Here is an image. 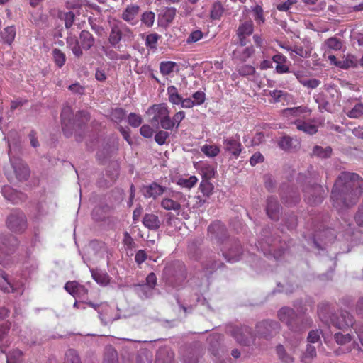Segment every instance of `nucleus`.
Wrapping results in <instances>:
<instances>
[{"instance_id":"1","label":"nucleus","mask_w":363,"mask_h":363,"mask_svg":"<svg viewBox=\"0 0 363 363\" xmlns=\"http://www.w3.org/2000/svg\"><path fill=\"white\" fill-rule=\"evenodd\" d=\"M363 194V178L357 173L342 172L331 191L333 206L338 211L355 205Z\"/></svg>"},{"instance_id":"2","label":"nucleus","mask_w":363,"mask_h":363,"mask_svg":"<svg viewBox=\"0 0 363 363\" xmlns=\"http://www.w3.org/2000/svg\"><path fill=\"white\" fill-rule=\"evenodd\" d=\"M280 321L286 324L289 330L295 333H301L311 327L312 320L308 318L298 316L295 311L289 307H283L278 311Z\"/></svg>"},{"instance_id":"3","label":"nucleus","mask_w":363,"mask_h":363,"mask_svg":"<svg viewBox=\"0 0 363 363\" xmlns=\"http://www.w3.org/2000/svg\"><path fill=\"white\" fill-rule=\"evenodd\" d=\"M94 44L95 39L93 35L85 30L81 31L79 39L75 36H69L67 38V48L72 50L73 55L77 57H82L83 50H88Z\"/></svg>"},{"instance_id":"4","label":"nucleus","mask_w":363,"mask_h":363,"mask_svg":"<svg viewBox=\"0 0 363 363\" xmlns=\"http://www.w3.org/2000/svg\"><path fill=\"white\" fill-rule=\"evenodd\" d=\"M169 109L166 104H154L149 108L147 113L152 115V123H160L164 130H171Z\"/></svg>"},{"instance_id":"5","label":"nucleus","mask_w":363,"mask_h":363,"mask_svg":"<svg viewBox=\"0 0 363 363\" xmlns=\"http://www.w3.org/2000/svg\"><path fill=\"white\" fill-rule=\"evenodd\" d=\"M6 226L14 233H22L27 228L25 214L18 211H13L6 219Z\"/></svg>"},{"instance_id":"6","label":"nucleus","mask_w":363,"mask_h":363,"mask_svg":"<svg viewBox=\"0 0 363 363\" xmlns=\"http://www.w3.org/2000/svg\"><path fill=\"white\" fill-rule=\"evenodd\" d=\"M184 200L185 198L182 192L171 191L168 196L162 199L160 206L167 211H178L182 208L181 202Z\"/></svg>"},{"instance_id":"7","label":"nucleus","mask_w":363,"mask_h":363,"mask_svg":"<svg viewBox=\"0 0 363 363\" xmlns=\"http://www.w3.org/2000/svg\"><path fill=\"white\" fill-rule=\"evenodd\" d=\"M231 335L240 345H249L255 340L251 330L247 326L233 327L230 330Z\"/></svg>"},{"instance_id":"8","label":"nucleus","mask_w":363,"mask_h":363,"mask_svg":"<svg viewBox=\"0 0 363 363\" xmlns=\"http://www.w3.org/2000/svg\"><path fill=\"white\" fill-rule=\"evenodd\" d=\"M305 199L310 205H316L320 203L323 198L324 191L322 186L318 184L305 186L303 189Z\"/></svg>"},{"instance_id":"9","label":"nucleus","mask_w":363,"mask_h":363,"mask_svg":"<svg viewBox=\"0 0 363 363\" xmlns=\"http://www.w3.org/2000/svg\"><path fill=\"white\" fill-rule=\"evenodd\" d=\"M17 246V240L12 235H0V264L6 267L3 257L11 253Z\"/></svg>"},{"instance_id":"10","label":"nucleus","mask_w":363,"mask_h":363,"mask_svg":"<svg viewBox=\"0 0 363 363\" xmlns=\"http://www.w3.org/2000/svg\"><path fill=\"white\" fill-rule=\"evenodd\" d=\"M279 329V326L277 322L264 320L257 324L256 333L265 339H269L276 334Z\"/></svg>"},{"instance_id":"11","label":"nucleus","mask_w":363,"mask_h":363,"mask_svg":"<svg viewBox=\"0 0 363 363\" xmlns=\"http://www.w3.org/2000/svg\"><path fill=\"white\" fill-rule=\"evenodd\" d=\"M330 321L333 326L339 329H344L349 327L353 328L354 326V330L359 329V328L355 325L353 316L347 311L342 312L340 317L333 315L330 318ZM359 328L363 329V326L359 327Z\"/></svg>"},{"instance_id":"12","label":"nucleus","mask_w":363,"mask_h":363,"mask_svg":"<svg viewBox=\"0 0 363 363\" xmlns=\"http://www.w3.org/2000/svg\"><path fill=\"white\" fill-rule=\"evenodd\" d=\"M72 109L70 106H64L61 112L62 130L66 136L72 135L74 129L73 119L72 118Z\"/></svg>"},{"instance_id":"13","label":"nucleus","mask_w":363,"mask_h":363,"mask_svg":"<svg viewBox=\"0 0 363 363\" xmlns=\"http://www.w3.org/2000/svg\"><path fill=\"white\" fill-rule=\"evenodd\" d=\"M278 147L287 152H295L301 147V142L296 138L284 135L277 140Z\"/></svg>"},{"instance_id":"14","label":"nucleus","mask_w":363,"mask_h":363,"mask_svg":"<svg viewBox=\"0 0 363 363\" xmlns=\"http://www.w3.org/2000/svg\"><path fill=\"white\" fill-rule=\"evenodd\" d=\"M140 8L138 5L130 4L127 6L121 13V18L128 23L135 26L140 21Z\"/></svg>"},{"instance_id":"15","label":"nucleus","mask_w":363,"mask_h":363,"mask_svg":"<svg viewBox=\"0 0 363 363\" xmlns=\"http://www.w3.org/2000/svg\"><path fill=\"white\" fill-rule=\"evenodd\" d=\"M208 234L211 239L223 241L227 235L225 225L220 221H213L208 228Z\"/></svg>"},{"instance_id":"16","label":"nucleus","mask_w":363,"mask_h":363,"mask_svg":"<svg viewBox=\"0 0 363 363\" xmlns=\"http://www.w3.org/2000/svg\"><path fill=\"white\" fill-rule=\"evenodd\" d=\"M13 171L16 179L19 181H26L30 176V170L28 167L18 159H11Z\"/></svg>"},{"instance_id":"17","label":"nucleus","mask_w":363,"mask_h":363,"mask_svg":"<svg viewBox=\"0 0 363 363\" xmlns=\"http://www.w3.org/2000/svg\"><path fill=\"white\" fill-rule=\"evenodd\" d=\"M166 187L159 185L156 182H152L150 185L144 186L142 189V193L145 198L157 199L166 192Z\"/></svg>"},{"instance_id":"18","label":"nucleus","mask_w":363,"mask_h":363,"mask_svg":"<svg viewBox=\"0 0 363 363\" xmlns=\"http://www.w3.org/2000/svg\"><path fill=\"white\" fill-rule=\"evenodd\" d=\"M224 150L230 152L235 158L238 157L242 152V145L238 138L233 137L223 140Z\"/></svg>"},{"instance_id":"19","label":"nucleus","mask_w":363,"mask_h":363,"mask_svg":"<svg viewBox=\"0 0 363 363\" xmlns=\"http://www.w3.org/2000/svg\"><path fill=\"white\" fill-rule=\"evenodd\" d=\"M254 30V25L252 21H247L241 23L238 28L237 35L239 38L240 44L241 46L246 45V37L252 34Z\"/></svg>"},{"instance_id":"20","label":"nucleus","mask_w":363,"mask_h":363,"mask_svg":"<svg viewBox=\"0 0 363 363\" xmlns=\"http://www.w3.org/2000/svg\"><path fill=\"white\" fill-rule=\"evenodd\" d=\"M125 25L122 22H117L111 26L108 41L113 46H116L122 38V28Z\"/></svg>"},{"instance_id":"21","label":"nucleus","mask_w":363,"mask_h":363,"mask_svg":"<svg viewBox=\"0 0 363 363\" xmlns=\"http://www.w3.org/2000/svg\"><path fill=\"white\" fill-rule=\"evenodd\" d=\"M280 206L278 203L277 200L274 197H269L267 202V213L268 216L274 220H277L279 217Z\"/></svg>"},{"instance_id":"22","label":"nucleus","mask_w":363,"mask_h":363,"mask_svg":"<svg viewBox=\"0 0 363 363\" xmlns=\"http://www.w3.org/2000/svg\"><path fill=\"white\" fill-rule=\"evenodd\" d=\"M311 113V110L306 106H300L293 108H286L282 111L283 116L286 118H289L291 116L298 117L301 114H305L306 116H310Z\"/></svg>"},{"instance_id":"23","label":"nucleus","mask_w":363,"mask_h":363,"mask_svg":"<svg viewBox=\"0 0 363 363\" xmlns=\"http://www.w3.org/2000/svg\"><path fill=\"white\" fill-rule=\"evenodd\" d=\"M143 224L147 229L155 231L160 228L161 222L157 215L146 213L143 218Z\"/></svg>"},{"instance_id":"24","label":"nucleus","mask_w":363,"mask_h":363,"mask_svg":"<svg viewBox=\"0 0 363 363\" xmlns=\"http://www.w3.org/2000/svg\"><path fill=\"white\" fill-rule=\"evenodd\" d=\"M291 124H294L296 129L306 134L314 135L318 132V126L315 124L309 123L301 119H296Z\"/></svg>"},{"instance_id":"25","label":"nucleus","mask_w":363,"mask_h":363,"mask_svg":"<svg viewBox=\"0 0 363 363\" xmlns=\"http://www.w3.org/2000/svg\"><path fill=\"white\" fill-rule=\"evenodd\" d=\"M64 288L69 294L74 297L79 296L82 293L84 294H88V290L85 288V286L79 284L75 281H67L65 284Z\"/></svg>"},{"instance_id":"26","label":"nucleus","mask_w":363,"mask_h":363,"mask_svg":"<svg viewBox=\"0 0 363 363\" xmlns=\"http://www.w3.org/2000/svg\"><path fill=\"white\" fill-rule=\"evenodd\" d=\"M272 60L277 64L275 69L277 73L284 74L290 72L289 67L285 64L286 57L284 55L281 53L276 54L273 56Z\"/></svg>"},{"instance_id":"27","label":"nucleus","mask_w":363,"mask_h":363,"mask_svg":"<svg viewBox=\"0 0 363 363\" xmlns=\"http://www.w3.org/2000/svg\"><path fill=\"white\" fill-rule=\"evenodd\" d=\"M242 250L240 245L238 242H235L234 247L230 248L228 252H223V256L229 262H234L239 260Z\"/></svg>"},{"instance_id":"28","label":"nucleus","mask_w":363,"mask_h":363,"mask_svg":"<svg viewBox=\"0 0 363 363\" xmlns=\"http://www.w3.org/2000/svg\"><path fill=\"white\" fill-rule=\"evenodd\" d=\"M224 12L225 8L223 3L220 1H216L211 5L210 18L212 20H220Z\"/></svg>"},{"instance_id":"29","label":"nucleus","mask_w":363,"mask_h":363,"mask_svg":"<svg viewBox=\"0 0 363 363\" xmlns=\"http://www.w3.org/2000/svg\"><path fill=\"white\" fill-rule=\"evenodd\" d=\"M91 276L96 282L102 286H106L110 282V277L104 271L96 269L91 270Z\"/></svg>"},{"instance_id":"30","label":"nucleus","mask_w":363,"mask_h":363,"mask_svg":"<svg viewBox=\"0 0 363 363\" xmlns=\"http://www.w3.org/2000/svg\"><path fill=\"white\" fill-rule=\"evenodd\" d=\"M177 10L174 7H167L164 9L160 14L162 23L168 25L173 21L176 16Z\"/></svg>"},{"instance_id":"31","label":"nucleus","mask_w":363,"mask_h":363,"mask_svg":"<svg viewBox=\"0 0 363 363\" xmlns=\"http://www.w3.org/2000/svg\"><path fill=\"white\" fill-rule=\"evenodd\" d=\"M324 46L326 49V52H330L331 50L338 51L341 50L342 43L340 38L331 37L325 40Z\"/></svg>"},{"instance_id":"32","label":"nucleus","mask_w":363,"mask_h":363,"mask_svg":"<svg viewBox=\"0 0 363 363\" xmlns=\"http://www.w3.org/2000/svg\"><path fill=\"white\" fill-rule=\"evenodd\" d=\"M255 53V49L253 46H249L245 48H243L242 50H235L233 52L234 56L239 59L242 62H245L248 58H250Z\"/></svg>"},{"instance_id":"33","label":"nucleus","mask_w":363,"mask_h":363,"mask_svg":"<svg viewBox=\"0 0 363 363\" xmlns=\"http://www.w3.org/2000/svg\"><path fill=\"white\" fill-rule=\"evenodd\" d=\"M316 355L315 347L308 344L307 345L306 351L301 355V361L302 363H311Z\"/></svg>"},{"instance_id":"34","label":"nucleus","mask_w":363,"mask_h":363,"mask_svg":"<svg viewBox=\"0 0 363 363\" xmlns=\"http://www.w3.org/2000/svg\"><path fill=\"white\" fill-rule=\"evenodd\" d=\"M177 67L178 65L175 62L162 61L160 64V72L163 76H168L172 74Z\"/></svg>"},{"instance_id":"35","label":"nucleus","mask_w":363,"mask_h":363,"mask_svg":"<svg viewBox=\"0 0 363 363\" xmlns=\"http://www.w3.org/2000/svg\"><path fill=\"white\" fill-rule=\"evenodd\" d=\"M52 60L58 68H62L66 62L65 54L58 48H54L52 51Z\"/></svg>"},{"instance_id":"36","label":"nucleus","mask_w":363,"mask_h":363,"mask_svg":"<svg viewBox=\"0 0 363 363\" xmlns=\"http://www.w3.org/2000/svg\"><path fill=\"white\" fill-rule=\"evenodd\" d=\"M2 40L9 45H11L16 36V30L13 26H8L0 33Z\"/></svg>"},{"instance_id":"37","label":"nucleus","mask_w":363,"mask_h":363,"mask_svg":"<svg viewBox=\"0 0 363 363\" xmlns=\"http://www.w3.org/2000/svg\"><path fill=\"white\" fill-rule=\"evenodd\" d=\"M201 151L208 157H215L220 153V150L216 145L205 144L201 146Z\"/></svg>"},{"instance_id":"38","label":"nucleus","mask_w":363,"mask_h":363,"mask_svg":"<svg viewBox=\"0 0 363 363\" xmlns=\"http://www.w3.org/2000/svg\"><path fill=\"white\" fill-rule=\"evenodd\" d=\"M90 120V115L87 111H79L73 119L74 127L75 125L81 126L82 124L86 123Z\"/></svg>"},{"instance_id":"39","label":"nucleus","mask_w":363,"mask_h":363,"mask_svg":"<svg viewBox=\"0 0 363 363\" xmlns=\"http://www.w3.org/2000/svg\"><path fill=\"white\" fill-rule=\"evenodd\" d=\"M2 194L7 200L13 203H18L17 192L9 186H4L1 189Z\"/></svg>"},{"instance_id":"40","label":"nucleus","mask_w":363,"mask_h":363,"mask_svg":"<svg viewBox=\"0 0 363 363\" xmlns=\"http://www.w3.org/2000/svg\"><path fill=\"white\" fill-rule=\"evenodd\" d=\"M23 352L18 349H14L6 354L7 363H21Z\"/></svg>"},{"instance_id":"41","label":"nucleus","mask_w":363,"mask_h":363,"mask_svg":"<svg viewBox=\"0 0 363 363\" xmlns=\"http://www.w3.org/2000/svg\"><path fill=\"white\" fill-rule=\"evenodd\" d=\"M276 351L279 359L284 363H292L294 360V357L287 354L284 346L279 345L277 346Z\"/></svg>"},{"instance_id":"42","label":"nucleus","mask_w":363,"mask_h":363,"mask_svg":"<svg viewBox=\"0 0 363 363\" xmlns=\"http://www.w3.org/2000/svg\"><path fill=\"white\" fill-rule=\"evenodd\" d=\"M153 289L146 284L138 285L137 292L142 299L149 298L153 295Z\"/></svg>"},{"instance_id":"43","label":"nucleus","mask_w":363,"mask_h":363,"mask_svg":"<svg viewBox=\"0 0 363 363\" xmlns=\"http://www.w3.org/2000/svg\"><path fill=\"white\" fill-rule=\"evenodd\" d=\"M197 182L198 179L196 176H191L189 178H179L177 184L182 188L191 189Z\"/></svg>"},{"instance_id":"44","label":"nucleus","mask_w":363,"mask_h":363,"mask_svg":"<svg viewBox=\"0 0 363 363\" xmlns=\"http://www.w3.org/2000/svg\"><path fill=\"white\" fill-rule=\"evenodd\" d=\"M332 148L327 147L323 148L320 146H315L313 150V155L322 158H328L331 155Z\"/></svg>"},{"instance_id":"45","label":"nucleus","mask_w":363,"mask_h":363,"mask_svg":"<svg viewBox=\"0 0 363 363\" xmlns=\"http://www.w3.org/2000/svg\"><path fill=\"white\" fill-rule=\"evenodd\" d=\"M269 96L273 99L274 103H278L283 100H286L289 96V94L282 90L275 89L270 91Z\"/></svg>"},{"instance_id":"46","label":"nucleus","mask_w":363,"mask_h":363,"mask_svg":"<svg viewBox=\"0 0 363 363\" xmlns=\"http://www.w3.org/2000/svg\"><path fill=\"white\" fill-rule=\"evenodd\" d=\"M210 179H202L200 184V189L203 194L209 196L213 194L214 186L212 183L209 182Z\"/></svg>"},{"instance_id":"47","label":"nucleus","mask_w":363,"mask_h":363,"mask_svg":"<svg viewBox=\"0 0 363 363\" xmlns=\"http://www.w3.org/2000/svg\"><path fill=\"white\" fill-rule=\"evenodd\" d=\"M0 289L4 292H10L13 291V286L9 282L6 275L4 271L0 269Z\"/></svg>"},{"instance_id":"48","label":"nucleus","mask_w":363,"mask_h":363,"mask_svg":"<svg viewBox=\"0 0 363 363\" xmlns=\"http://www.w3.org/2000/svg\"><path fill=\"white\" fill-rule=\"evenodd\" d=\"M64 363H82L77 352L73 349L67 350Z\"/></svg>"},{"instance_id":"49","label":"nucleus","mask_w":363,"mask_h":363,"mask_svg":"<svg viewBox=\"0 0 363 363\" xmlns=\"http://www.w3.org/2000/svg\"><path fill=\"white\" fill-rule=\"evenodd\" d=\"M155 16L152 11H145L141 15L140 21L145 26L150 28L153 26Z\"/></svg>"},{"instance_id":"50","label":"nucleus","mask_w":363,"mask_h":363,"mask_svg":"<svg viewBox=\"0 0 363 363\" xmlns=\"http://www.w3.org/2000/svg\"><path fill=\"white\" fill-rule=\"evenodd\" d=\"M201 175L203 179H211L215 175V169L210 164L203 165L201 169Z\"/></svg>"},{"instance_id":"51","label":"nucleus","mask_w":363,"mask_h":363,"mask_svg":"<svg viewBox=\"0 0 363 363\" xmlns=\"http://www.w3.org/2000/svg\"><path fill=\"white\" fill-rule=\"evenodd\" d=\"M348 117L352 118H357L363 115V104L362 103L357 104L350 111L347 113Z\"/></svg>"},{"instance_id":"52","label":"nucleus","mask_w":363,"mask_h":363,"mask_svg":"<svg viewBox=\"0 0 363 363\" xmlns=\"http://www.w3.org/2000/svg\"><path fill=\"white\" fill-rule=\"evenodd\" d=\"M128 122L130 126L138 128L142 124L143 118L135 113H130L128 116Z\"/></svg>"},{"instance_id":"53","label":"nucleus","mask_w":363,"mask_h":363,"mask_svg":"<svg viewBox=\"0 0 363 363\" xmlns=\"http://www.w3.org/2000/svg\"><path fill=\"white\" fill-rule=\"evenodd\" d=\"M169 137V133L165 130H159L155 135V140L159 145H163L166 143Z\"/></svg>"},{"instance_id":"54","label":"nucleus","mask_w":363,"mask_h":363,"mask_svg":"<svg viewBox=\"0 0 363 363\" xmlns=\"http://www.w3.org/2000/svg\"><path fill=\"white\" fill-rule=\"evenodd\" d=\"M117 352L112 347L107 350L104 359V363H116Z\"/></svg>"},{"instance_id":"55","label":"nucleus","mask_w":363,"mask_h":363,"mask_svg":"<svg viewBox=\"0 0 363 363\" xmlns=\"http://www.w3.org/2000/svg\"><path fill=\"white\" fill-rule=\"evenodd\" d=\"M335 340L338 345H343L350 342L352 340L351 335L347 334H342V333H337L334 335Z\"/></svg>"},{"instance_id":"56","label":"nucleus","mask_w":363,"mask_h":363,"mask_svg":"<svg viewBox=\"0 0 363 363\" xmlns=\"http://www.w3.org/2000/svg\"><path fill=\"white\" fill-rule=\"evenodd\" d=\"M185 118V112L183 111H179L177 112L172 118H170V122L172 123V125L171 126V130L173 129L174 126L178 128L179 126L180 123L184 120Z\"/></svg>"},{"instance_id":"57","label":"nucleus","mask_w":363,"mask_h":363,"mask_svg":"<svg viewBox=\"0 0 363 363\" xmlns=\"http://www.w3.org/2000/svg\"><path fill=\"white\" fill-rule=\"evenodd\" d=\"M125 116V111L122 108H115L111 113L112 120L116 123H120Z\"/></svg>"},{"instance_id":"58","label":"nucleus","mask_w":363,"mask_h":363,"mask_svg":"<svg viewBox=\"0 0 363 363\" xmlns=\"http://www.w3.org/2000/svg\"><path fill=\"white\" fill-rule=\"evenodd\" d=\"M75 15L72 11H68L61 15V18L65 21V26L67 28L72 27L74 21Z\"/></svg>"},{"instance_id":"59","label":"nucleus","mask_w":363,"mask_h":363,"mask_svg":"<svg viewBox=\"0 0 363 363\" xmlns=\"http://www.w3.org/2000/svg\"><path fill=\"white\" fill-rule=\"evenodd\" d=\"M159 38L160 35L157 33L147 35L145 39L146 46L150 48H155Z\"/></svg>"},{"instance_id":"60","label":"nucleus","mask_w":363,"mask_h":363,"mask_svg":"<svg viewBox=\"0 0 363 363\" xmlns=\"http://www.w3.org/2000/svg\"><path fill=\"white\" fill-rule=\"evenodd\" d=\"M328 308V303H321L318 306V314L320 320L326 323H328V319L326 316L327 310Z\"/></svg>"},{"instance_id":"61","label":"nucleus","mask_w":363,"mask_h":363,"mask_svg":"<svg viewBox=\"0 0 363 363\" xmlns=\"http://www.w3.org/2000/svg\"><path fill=\"white\" fill-rule=\"evenodd\" d=\"M252 12L254 13L255 20L259 23H263L264 22V18L263 16V9L262 6L257 5L252 9Z\"/></svg>"},{"instance_id":"62","label":"nucleus","mask_w":363,"mask_h":363,"mask_svg":"<svg viewBox=\"0 0 363 363\" xmlns=\"http://www.w3.org/2000/svg\"><path fill=\"white\" fill-rule=\"evenodd\" d=\"M238 73L241 76H250L255 73V69L252 65H244L238 69Z\"/></svg>"},{"instance_id":"63","label":"nucleus","mask_w":363,"mask_h":363,"mask_svg":"<svg viewBox=\"0 0 363 363\" xmlns=\"http://www.w3.org/2000/svg\"><path fill=\"white\" fill-rule=\"evenodd\" d=\"M357 65V58L352 55H347L343 64L341 66L342 68L354 67Z\"/></svg>"},{"instance_id":"64","label":"nucleus","mask_w":363,"mask_h":363,"mask_svg":"<svg viewBox=\"0 0 363 363\" xmlns=\"http://www.w3.org/2000/svg\"><path fill=\"white\" fill-rule=\"evenodd\" d=\"M203 36V33L200 30L192 31L187 38L186 42L188 43H193L201 40Z\"/></svg>"}]
</instances>
